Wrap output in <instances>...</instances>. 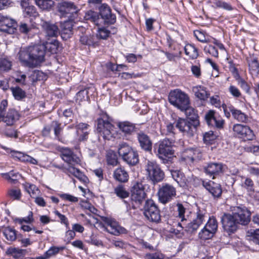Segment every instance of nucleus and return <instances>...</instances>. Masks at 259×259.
Here are the masks:
<instances>
[{"label":"nucleus","mask_w":259,"mask_h":259,"mask_svg":"<svg viewBox=\"0 0 259 259\" xmlns=\"http://www.w3.org/2000/svg\"><path fill=\"white\" fill-rule=\"evenodd\" d=\"M116 125L125 137L132 135L137 132V128L135 124L128 121H118L116 123Z\"/></svg>","instance_id":"26"},{"label":"nucleus","mask_w":259,"mask_h":259,"mask_svg":"<svg viewBox=\"0 0 259 259\" xmlns=\"http://www.w3.org/2000/svg\"><path fill=\"white\" fill-rule=\"evenodd\" d=\"M33 213L32 211H29L27 217L23 218H16L14 220V221L18 223L19 224H22L23 223H31L33 222Z\"/></svg>","instance_id":"60"},{"label":"nucleus","mask_w":259,"mask_h":259,"mask_svg":"<svg viewBox=\"0 0 259 259\" xmlns=\"http://www.w3.org/2000/svg\"><path fill=\"white\" fill-rule=\"evenodd\" d=\"M102 220L104 223L103 227L104 230L111 234L118 236L120 234H126L127 230L123 227L119 226L117 222L112 219L103 217Z\"/></svg>","instance_id":"11"},{"label":"nucleus","mask_w":259,"mask_h":259,"mask_svg":"<svg viewBox=\"0 0 259 259\" xmlns=\"http://www.w3.org/2000/svg\"><path fill=\"white\" fill-rule=\"evenodd\" d=\"M171 175L174 180L181 187H184L186 183V179L184 174L178 170H171Z\"/></svg>","instance_id":"42"},{"label":"nucleus","mask_w":259,"mask_h":259,"mask_svg":"<svg viewBox=\"0 0 259 259\" xmlns=\"http://www.w3.org/2000/svg\"><path fill=\"white\" fill-rule=\"evenodd\" d=\"M79 41L82 45L88 46L89 47L96 48L100 45L96 37L91 34H82L80 36Z\"/></svg>","instance_id":"30"},{"label":"nucleus","mask_w":259,"mask_h":259,"mask_svg":"<svg viewBox=\"0 0 259 259\" xmlns=\"http://www.w3.org/2000/svg\"><path fill=\"white\" fill-rule=\"evenodd\" d=\"M106 160L108 165L113 166L117 165L118 163L117 155L113 151L109 152L107 153Z\"/></svg>","instance_id":"56"},{"label":"nucleus","mask_w":259,"mask_h":259,"mask_svg":"<svg viewBox=\"0 0 259 259\" xmlns=\"http://www.w3.org/2000/svg\"><path fill=\"white\" fill-rule=\"evenodd\" d=\"M202 186L209 192L214 199L220 198L222 194V186L212 181L202 182Z\"/></svg>","instance_id":"21"},{"label":"nucleus","mask_w":259,"mask_h":259,"mask_svg":"<svg viewBox=\"0 0 259 259\" xmlns=\"http://www.w3.org/2000/svg\"><path fill=\"white\" fill-rule=\"evenodd\" d=\"M213 3L217 7L223 9L225 10L230 11L233 10V7L230 3L221 0H215Z\"/></svg>","instance_id":"59"},{"label":"nucleus","mask_w":259,"mask_h":259,"mask_svg":"<svg viewBox=\"0 0 259 259\" xmlns=\"http://www.w3.org/2000/svg\"><path fill=\"white\" fill-rule=\"evenodd\" d=\"M73 20L65 21L61 24V36L64 39L70 38L73 34Z\"/></svg>","instance_id":"27"},{"label":"nucleus","mask_w":259,"mask_h":259,"mask_svg":"<svg viewBox=\"0 0 259 259\" xmlns=\"http://www.w3.org/2000/svg\"><path fill=\"white\" fill-rule=\"evenodd\" d=\"M19 31L23 34H27L34 28V24L30 18H26L18 24Z\"/></svg>","instance_id":"29"},{"label":"nucleus","mask_w":259,"mask_h":259,"mask_svg":"<svg viewBox=\"0 0 259 259\" xmlns=\"http://www.w3.org/2000/svg\"><path fill=\"white\" fill-rule=\"evenodd\" d=\"M233 130L236 137L243 139L244 141H251L255 138L253 131L247 125L235 124L233 126Z\"/></svg>","instance_id":"12"},{"label":"nucleus","mask_w":259,"mask_h":259,"mask_svg":"<svg viewBox=\"0 0 259 259\" xmlns=\"http://www.w3.org/2000/svg\"><path fill=\"white\" fill-rule=\"evenodd\" d=\"M216 138V136L212 131L206 132L203 135V140L207 144H212Z\"/></svg>","instance_id":"63"},{"label":"nucleus","mask_w":259,"mask_h":259,"mask_svg":"<svg viewBox=\"0 0 259 259\" xmlns=\"http://www.w3.org/2000/svg\"><path fill=\"white\" fill-rule=\"evenodd\" d=\"M58 11L62 17L73 20L78 16L79 9L72 2H62L58 5Z\"/></svg>","instance_id":"6"},{"label":"nucleus","mask_w":259,"mask_h":259,"mask_svg":"<svg viewBox=\"0 0 259 259\" xmlns=\"http://www.w3.org/2000/svg\"><path fill=\"white\" fill-rule=\"evenodd\" d=\"M182 111H184L185 114L187 117V119L189 120L194 126H198L199 125V116L197 111L192 107H190L189 105L187 108L183 109Z\"/></svg>","instance_id":"28"},{"label":"nucleus","mask_w":259,"mask_h":259,"mask_svg":"<svg viewBox=\"0 0 259 259\" xmlns=\"http://www.w3.org/2000/svg\"><path fill=\"white\" fill-rule=\"evenodd\" d=\"M204 51L206 54H209L212 56L218 57L219 53L217 49L210 45H207L204 48Z\"/></svg>","instance_id":"64"},{"label":"nucleus","mask_w":259,"mask_h":259,"mask_svg":"<svg viewBox=\"0 0 259 259\" xmlns=\"http://www.w3.org/2000/svg\"><path fill=\"white\" fill-rule=\"evenodd\" d=\"M111 31L107 29L105 27H101L98 28L95 36L97 39L99 38L106 40L109 37Z\"/></svg>","instance_id":"55"},{"label":"nucleus","mask_w":259,"mask_h":259,"mask_svg":"<svg viewBox=\"0 0 259 259\" xmlns=\"http://www.w3.org/2000/svg\"><path fill=\"white\" fill-rule=\"evenodd\" d=\"M18 55L23 66L34 68L45 61V47L40 44L21 48Z\"/></svg>","instance_id":"1"},{"label":"nucleus","mask_w":259,"mask_h":259,"mask_svg":"<svg viewBox=\"0 0 259 259\" xmlns=\"http://www.w3.org/2000/svg\"><path fill=\"white\" fill-rule=\"evenodd\" d=\"M137 138L140 148L146 152H151L152 149V142L150 137L144 132L137 134Z\"/></svg>","instance_id":"22"},{"label":"nucleus","mask_w":259,"mask_h":259,"mask_svg":"<svg viewBox=\"0 0 259 259\" xmlns=\"http://www.w3.org/2000/svg\"><path fill=\"white\" fill-rule=\"evenodd\" d=\"M60 152L61 158L69 166H74L75 164H78L80 161L79 157L69 148H62Z\"/></svg>","instance_id":"20"},{"label":"nucleus","mask_w":259,"mask_h":259,"mask_svg":"<svg viewBox=\"0 0 259 259\" xmlns=\"http://www.w3.org/2000/svg\"><path fill=\"white\" fill-rule=\"evenodd\" d=\"M206 217L205 210L198 209L196 212V217L189 223L185 227V231L190 233L195 232L203 224Z\"/></svg>","instance_id":"18"},{"label":"nucleus","mask_w":259,"mask_h":259,"mask_svg":"<svg viewBox=\"0 0 259 259\" xmlns=\"http://www.w3.org/2000/svg\"><path fill=\"white\" fill-rule=\"evenodd\" d=\"M177 208V211L178 214L177 217L181 219V222H183L186 220L185 218V213L186 212V208L181 203H178L176 205Z\"/></svg>","instance_id":"61"},{"label":"nucleus","mask_w":259,"mask_h":259,"mask_svg":"<svg viewBox=\"0 0 259 259\" xmlns=\"http://www.w3.org/2000/svg\"><path fill=\"white\" fill-rule=\"evenodd\" d=\"M2 148L5 150L7 152L10 153L11 154V156L14 159L23 162L24 157L25 155L24 153L20 151L12 150L5 146H2Z\"/></svg>","instance_id":"50"},{"label":"nucleus","mask_w":259,"mask_h":259,"mask_svg":"<svg viewBox=\"0 0 259 259\" xmlns=\"http://www.w3.org/2000/svg\"><path fill=\"white\" fill-rule=\"evenodd\" d=\"M2 176L12 183L15 184L18 179L21 177V175L18 172L11 170L7 173L2 174Z\"/></svg>","instance_id":"49"},{"label":"nucleus","mask_w":259,"mask_h":259,"mask_svg":"<svg viewBox=\"0 0 259 259\" xmlns=\"http://www.w3.org/2000/svg\"><path fill=\"white\" fill-rule=\"evenodd\" d=\"M40 25L46 39L56 38L60 33L58 26L51 21H42Z\"/></svg>","instance_id":"16"},{"label":"nucleus","mask_w":259,"mask_h":259,"mask_svg":"<svg viewBox=\"0 0 259 259\" xmlns=\"http://www.w3.org/2000/svg\"><path fill=\"white\" fill-rule=\"evenodd\" d=\"M204 227L216 233L218 228V223L215 218L213 216L209 217Z\"/></svg>","instance_id":"53"},{"label":"nucleus","mask_w":259,"mask_h":259,"mask_svg":"<svg viewBox=\"0 0 259 259\" xmlns=\"http://www.w3.org/2000/svg\"><path fill=\"white\" fill-rule=\"evenodd\" d=\"M65 249V246H52L49 250L45 252L42 256H39L35 257H32L31 259H48L50 257L55 255L60 251H63Z\"/></svg>","instance_id":"34"},{"label":"nucleus","mask_w":259,"mask_h":259,"mask_svg":"<svg viewBox=\"0 0 259 259\" xmlns=\"http://www.w3.org/2000/svg\"><path fill=\"white\" fill-rule=\"evenodd\" d=\"M185 53L191 59H196L199 54L197 49L192 44H187L184 48Z\"/></svg>","instance_id":"44"},{"label":"nucleus","mask_w":259,"mask_h":259,"mask_svg":"<svg viewBox=\"0 0 259 259\" xmlns=\"http://www.w3.org/2000/svg\"><path fill=\"white\" fill-rule=\"evenodd\" d=\"M89 126L90 125L86 123L80 122L79 123L76 124L75 125L72 124L67 126V130L68 131H69L73 127H75L76 130V133H78L79 131H81L82 132L86 131L88 129Z\"/></svg>","instance_id":"58"},{"label":"nucleus","mask_w":259,"mask_h":259,"mask_svg":"<svg viewBox=\"0 0 259 259\" xmlns=\"http://www.w3.org/2000/svg\"><path fill=\"white\" fill-rule=\"evenodd\" d=\"M18 24L16 21L7 16L0 14V31L9 34L15 32Z\"/></svg>","instance_id":"15"},{"label":"nucleus","mask_w":259,"mask_h":259,"mask_svg":"<svg viewBox=\"0 0 259 259\" xmlns=\"http://www.w3.org/2000/svg\"><path fill=\"white\" fill-rule=\"evenodd\" d=\"M229 109L234 119L241 122L247 123L248 122V116L241 110L235 108L232 105L229 107Z\"/></svg>","instance_id":"33"},{"label":"nucleus","mask_w":259,"mask_h":259,"mask_svg":"<svg viewBox=\"0 0 259 259\" xmlns=\"http://www.w3.org/2000/svg\"><path fill=\"white\" fill-rule=\"evenodd\" d=\"M231 214L239 226L247 225L250 221L251 212L245 207H237Z\"/></svg>","instance_id":"13"},{"label":"nucleus","mask_w":259,"mask_h":259,"mask_svg":"<svg viewBox=\"0 0 259 259\" xmlns=\"http://www.w3.org/2000/svg\"><path fill=\"white\" fill-rule=\"evenodd\" d=\"M41 45L45 47V53L46 50H48L49 52L54 54L57 53L59 42L56 38H54L50 40L46 39L45 41Z\"/></svg>","instance_id":"35"},{"label":"nucleus","mask_w":259,"mask_h":259,"mask_svg":"<svg viewBox=\"0 0 259 259\" xmlns=\"http://www.w3.org/2000/svg\"><path fill=\"white\" fill-rule=\"evenodd\" d=\"M176 195V188L168 184H163L158 191V200L164 204L170 202Z\"/></svg>","instance_id":"10"},{"label":"nucleus","mask_w":259,"mask_h":259,"mask_svg":"<svg viewBox=\"0 0 259 259\" xmlns=\"http://www.w3.org/2000/svg\"><path fill=\"white\" fill-rule=\"evenodd\" d=\"M205 120L209 126L222 128L225 120L214 110H210L205 115Z\"/></svg>","instance_id":"17"},{"label":"nucleus","mask_w":259,"mask_h":259,"mask_svg":"<svg viewBox=\"0 0 259 259\" xmlns=\"http://www.w3.org/2000/svg\"><path fill=\"white\" fill-rule=\"evenodd\" d=\"M169 103L181 110L187 108L190 104L188 96L180 89H175L169 92L168 96Z\"/></svg>","instance_id":"4"},{"label":"nucleus","mask_w":259,"mask_h":259,"mask_svg":"<svg viewBox=\"0 0 259 259\" xmlns=\"http://www.w3.org/2000/svg\"><path fill=\"white\" fill-rule=\"evenodd\" d=\"M248 233L249 234V240L254 244L259 245V229L250 230Z\"/></svg>","instance_id":"57"},{"label":"nucleus","mask_w":259,"mask_h":259,"mask_svg":"<svg viewBox=\"0 0 259 259\" xmlns=\"http://www.w3.org/2000/svg\"><path fill=\"white\" fill-rule=\"evenodd\" d=\"M113 119L106 112H102L97 119L96 130L99 137L104 140H110L113 136L114 126L112 124Z\"/></svg>","instance_id":"2"},{"label":"nucleus","mask_w":259,"mask_h":259,"mask_svg":"<svg viewBox=\"0 0 259 259\" xmlns=\"http://www.w3.org/2000/svg\"><path fill=\"white\" fill-rule=\"evenodd\" d=\"M242 186L243 188L246 189L248 192H254V183L250 178H246Z\"/></svg>","instance_id":"62"},{"label":"nucleus","mask_w":259,"mask_h":259,"mask_svg":"<svg viewBox=\"0 0 259 259\" xmlns=\"http://www.w3.org/2000/svg\"><path fill=\"white\" fill-rule=\"evenodd\" d=\"M100 17L105 25L114 24L116 21L115 14L112 13L110 7L106 4H102L99 8Z\"/></svg>","instance_id":"14"},{"label":"nucleus","mask_w":259,"mask_h":259,"mask_svg":"<svg viewBox=\"0 0 259 259\" xmlns=\"http://www.w3.org/2000/svg\"><path fill=\"white\" fill-rule=\"evenodd\" d=\"M23 13L25 18L31 17L36 18L39 15L35 7L32 5L25 8Z\"/></svg>","instance_id":"51"},{"label":"nucleus","mask_w":259,"mask_h":259,"mask_svg":"<svg viewBox=\"0 0 259 259\" xmlns=\"http://www.w3.org/2000/svg\"><path fill=\"white\" fill-rule=\"evenodd\" d=\"M15 99L20 101L25 98V92L19 87H12L10 89Z\"/></svg>","instance_id":"47"},{"label":"nucleus","mask_w":259,"mask_h":259,"mask_svg":"<svg viewBox=\"0 0 259 259\" xmlns=\"http://www.w3.org/2000/svg\"><path fill=\"white\" fill-rule=\"evenodd\" d=\"M35 4L42 10L50 11L54 5V2L52 0H34Z\"/></svg>","instance_id":"43"},{"label":"nucleus","mask_w":259,"mask_h":259,"mask_svg":"<svg viewBox=\"0 0 259 259\" xmlns=\"http://www.w3.org/2000/svg\"><path fill=\"white\" fill-rule=\"evenodd\" d=\"M174 144L173 140L167 138L160 141L158 144L157 155L164 163H168L167 158L171 157L174 154Z\"/></svg>","instance_id":"5"},{"label":"nucleus","mask_w":259,"mask_h":259,"mask_svg":"<svg viewBox=\"0 0 259 259\" xmlns=\"http://www.w3.org/2000/svg\"><path fill=\"white\" fill-rule=\"evenodd\" d=\"M28 252V251L27 249L16 247H10L7 251L8 254L12 255L13 258L16 259H23Z\"/></svg>","instance_id":"38"},{"label":"nucleus","mask_w":259,"mask_h":259,"mask_svg":"<svg viewBox=\"0 0 259 259\" xmlns=\"http://www.w3.org/2000/svg\"><path fill=\"white\" fill-rule=\"evenodd\" d=\"M226 165L221 162H210L204 167L205 172L210 175L213 176V179L215 176L224 172Z\"/></svg>","instance_id":"23"},{"label":"nucleus","mask_w":259,"mask_h":259,"mask_svg":"<svg viewBox=\"0 0 259 259\" xmlns=\"http://www.w3.org/2000/svg\"><path fill=\"white\" fill-rule=\"evenodd\" d=\"M20 114L18 112L13 108L9 109L8 112L2 114L0 117V122L3 121L7 125H12L16 121L19 120Z\"/></svg>","instance_id":"24"},{"label":"nucleus","mask_w":259,"mask_h":259,"mask_svg":"<svg viewBox=\"0 0 259 259\" xmlns=\"http://www.w3.org/2000/svg\"><path fill=\"white\" fill-rule=\"evenodd\" d=\"M133 148L125 142L120 143L118 146V153L120 157L122 158L129 153Z\"/></svg>","instance_id":"48"},{"label":"nucleus","mask_w":259,"mask_h":259,"mask_svg":"<svg viewBox=\"0 0 259 259\" xmlns=\"http://www.w3.org/2000/svg\"><path fill=\"white\" fill-rule=\"evenodd\" d=\"M54 123L55 124L53 127V131L55 135V139L61 143H65L66 140L62 136L63 128L61 127V123H59L58 121H53L52 124Z\"/></svg>","instance_id":"39"},{"label":"nucleus","mask_w":259,"mask_h":259,"mask_svg":"<svg viewBox=\"0 0 259 259\" xmlns=\"http://www.w3.org/2000/svg\"><path fill=\"white\" fill-rule=\"evenodd\" d=\"M64 172L67 174H70L77 178L78 180L85 182L88 180L87 177L79 169L74 167V166H69L64 170Z\"/></svg>","instance_id":"36"},{"label":"nucleus","mask_w":259,"mask_h":259,"mask_svg":"<svg viewBox=\"0 0 259 259\" xmlns=\"http://www.w3.org/2000/svg\"><path fill=\"white\" fill-rule=\"evenodd\" d=\"M1 231L7 240L14 241L16 239V231L14 229L10 227H3Z\"/></svg>","instance_id":"41"},{"label":"nucleus","mask_w":259,"mask_h":259,"mask_svg":"<svg viewBox=\"0 0 259 259\" xmlns=\"http://www.w3.org/2000/svg\"><path fill=\"white\" fill-rule=\"evenodd\" d=\"M114 193L120 199H123L129 196L130 193L126 190L125 188L121 184L118 185L114 189Z\"/></svg>","instance_id":"46"},{"label":"nucleus","mask_w":259,"mask_h":259,"mask_svg":"<svg viewBox=\"0 0 259 259\" xmlns=\"http://www.w3.org/2000/svg\"><path fill=\"white\" fill-rule=\"evenodd\" d=\"M145 189L143 185L139 182L135 183L131 188V200L138 206L142 204L144 201H146L147 194Z\"/></svg>","instance_id":"8"},{"label":"nucleus","mask_w":259,"mask_h":259,"mask_svg":"<svg viewBox=\"0 0 259 259\" xmlns=\"http://www.w3.org/2000/svg\"><path fill=\"white\" fill-rule=\"evenodd\" d=\"M146 169L150 179L154 183L161 181L164 177V172L155 161H148Z\"/></svg>","instance_id":"7"},{"label":"nucleus","mask_w":259,"mask_h":259,"mask_svg":"<svg viewBox=\"0 0 259 259\" xmlns=\"http://www.w3.org/2000/svg\"><path fill=\"white\" fill-rule=\"evenodd\" d=\"M12 62L7 58H0V72H8L11 69Z\"/></svg>","instance_id":"54"},{"label":"nucleus","mask_w":259,"mask_h":259,"mask_svg":"<svg viewBox=\"0 0 259 259\" xmlns=\"http://www.w3.org/2000/svg\"><path fill=\"white\" fill-rule=\"evenodd\" d=\"M113 176L116 181L120 183L127 182L129 178L127 172L121 167H118L114 170Z\"/></svg>","instance_id":"32"},{"label":"nucleus","mask_w":259,"mask_h":259,"mask_svg":"<svg viewBox=\"0 0 259 259\" xmlns=\"http://www.w3.org/2000/svg\"><path fill=\"white\" fill-rule=\"evenodd\" d=\"M122 159L130 166L136 165L139 161L138 152L134 149L124 156Z\"/></svg>","instance_id":"31"},{"label":"nucleus","mask_w":259,"mask_h":259,"mask_svg":"<svg viewBox=\"0 0 259 259\" xmlns=\"http://www.w3.org/2000/svg\"><path fill=\"white\" fill-rule=\"evenodd\" d=\"M196 90L195 95L200 100L204 101L208 98L209 94L206 91V88L204 87L199 86L197 87Z\"/></svg>","instance_id":"52"},{"label":"nucleus","mask_w":259,"mask_h":259,"mask_svg":"<svg viewBox=\"0 0 259 259\" xmlns=\"http://www.w3.org/2000/svg\"><path fill=\"white\" fill-rule=\"evenodd\" d=\"M215 233L204 226L203 228L199 232L198 237L201 240L206 241L211 239Z\"/></svg>","instance_id":"45"},{"label":"nucleus","mask_w":259,"mask_h":259,"mask_svg":"<svg viewBox=\"0 0 259 259\" xmlns=\"http://www.w3.org/2000/svg\"><path fill=\"white\" fill-rule=\"evenodd\" d=\"M142 210L144 216L149 222L156 224L161 222L160 210L152 199H149L145 201Z\"/></svg>","instance_id":"3"},{"label":"nucleus","mask_w":259,"mask_h":259,"mask_svg":"<svg viewBox=\"0 0 259 259\" xmlns=\"http://www.w3.org/2000/svg\"><path fill=\"white\" fill-rule=\"evenodd\" d=\"M249 70L252 75L259 76V62L257 58L255 57L248 61Z\"/></svg>","instance_id":"40"},{"label":"nucleus","mask_w":259,"mask_h":259,"mask_svg":"<svg viewBox=\"0 0 259 259\" xmlns=\"http://www.w3.org/2000/svg\"><path fill=\"white\" fill-rule=\"evenodd\" d=\"M84 19L87 21L93 23L96 25H98L100 22V11L97 12L92 10L87 11L85 13Z\"/></svg>","instance_id":"37"},{"label":"nucleus","mask_w":259,"mask_h":259,"mask_svg":"<svg viewBox=\"0 0 259 259\" xmlns=\"http://www.w3.org/2000/svg\"><path fill=\"white\" fill-rule=\"evenodd\" d=\"M176 127L189 136H192L194 131H196L197 127L194 126L188 119L179 118L176 122Z\"/></svg>","instance_id":"19"},{"label":"nucleus","mask_w":259,"mask_h":259,"mask_svg":"<svg viewBox=\"0 0 259 259\" xmlns=\"http://www.w3.org/2000/svg\"><path fill=\"white\" fill-rule=\"evenodd\" d=\"M224 231L229 235L235 233L239 228V225L231 213H224L221 217Z\"/></svg>","instance_id":"9"},{"label":"nucleus","mask_w":259,"mask_h":259,"mask_svg":"<svg viewBox=\"0 0 259 259\" xmlns=\"http://www.w3.org/2000/svg\"><path fill=\"white\" fill-rule=\"evenodd\" d=\"M183 156L186 160L193 162L195 160H200L202 157V153L199 148L192 147L185 150Z\"/></svg>","instance_id":"25"}]
</instances>
